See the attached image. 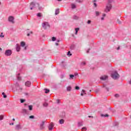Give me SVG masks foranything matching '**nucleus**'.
<instances>
[{"label": "nucleus", "mask_w": 131, "mask_h": 131, "mask_svg": "<svg viewBox=\"0 0 131 131\" xmlns=\"http://www.w3.org/2000/svg\"><path fill=\"white\" fill-rule=\"evenodd\" d=\"M111 76L112 78H113V79H118V78H119L120 77L119 74L116 71L113 73L112 74Z\"/></svg>", "instance_id": "f257e3e1"}, {"label": "nucleus", "mask_w": 131, "mask_h": 131, "mask_svg": "<svg viewBox=\"0 0 131 131\" xmlns=\"http://www.w3.org/2000/svg\"><path fill=\"white\" fill-rule=\"evenodd\" d=\"M112 8V5H111V4L108 3L106 5L105 12H106V13H108V12H110V10H111Z\"/></svg>", "instance_id": "f03ea898"}, {"label": "nucleus", "mask_w": 131, "mask_h": 131, "mask_svg": "<svg viewBox=\"0 0 131 131\" xmlns=\"http://www.w3.org/2000/svg\"><path fill=\"white\" fill-rule=\"evenodd\" d=\"M42 27L44 29H48V28H50V25L48 22H44L42 24Z\"/></svg>", "instance_id": "7ed1b4c3"}, {"label": "nucleus", "mask_w": 131, "mask_h": 131, "mask_svg": "<svg viewBox=\"0 0 131 131\" xmlns=\"http://www.w3.org/2000/svg\"><path fill=\"white\" fill-rule=\"evenodd\" d=\"M5 54L6 56H11L12 55V51L10 50H6Z\"/></svg>", "instance_id": "20e7f679"}, {"label": "nucleus", "mask_w": 131, "mask_h": 131, "mask_svg": "<svg viewBox=\"0 0 131 131\" xmlns=\"http://www.w3.org/2000/svg\"><path fill=\"white\" fill-rule=\"evenodd\" d=\"M8 21L9 22H11V23H12V24H14V23H15V21H14V17L13 16H9L8 17Z\"/></svg>", "instance_id": "39448f33"}, {"label": "nucleus", "mask_w": 131, "mask_h": 131, "mask_svg": "<svg viewBox=\"0 0 131 131\" xmlns=\"http://www.w3.org/2000/svg\"><path fill=\"white\" fill-rule=\"evenodd\" d=\"M49 130H53V128H54V124H53V123H51L49 127H48Z\"/></svg>", "instance_id": "423d86ee"}, {"label": "nucleus", "mask_w": 131, "mask_h": 131, "mask_svg": "<svg viewBox=\"0 0 131 131\" xmlns=\"http://www.w3.org/2000/svg\"><path fill=\"white\" fill-rule=\"evenodd\" d=\"M30 10H32L33 8H34V7H35V3H34V2H32L30 5Z\"/></svg>", "instance_id": "0eeeda50"}, {"label": "nucleus", "mask_w": 131, "mask_h": 131, "mask_svg": "<svg viewBox=\"0 0 131 131\" xmlns=\"http://www.w3.org/2000/svg\"><path fill=\"white\" fill-rule=\"evenodd\" d=\"M25 85H26V86H28V88H29V86H30L31 85V82L29 81H28L26 82Z\"/></svg>", "instance_id": "6e6552de"}, {"label": "nucleus", "mask_w": 131, "mask_h": 131, "mask_svg": "<svg viewBox=\"0 0 131 131\" xmlns=\"http://www.w3.org/2000/svg\"><path fill=\"white\" fill-rule=\"evenodd\" d=\"M107 78H108V76H103L100 77L101 80H106V79H107Z\"/></svg>", "instance_id": "1a4fd4ad"}, {"label": "nucleus", "mask_w": 131, "mask_h": 131, "mask_svg": "<svg viewBox=\"0 0 131 131\" xmlns=\"http://www.w3.org/2000/svg\"><path fill=\"white\" fill-rule=\"evenodd\" d=\"M20 46H21V47H25V42H24V41H21V42H20Z\"/></svg>", "instance_id": "9d476101"}, {"label": "nucleus", "mask_w": 131, "mask_h": 131, "mask_svg": "<svg viewBox=\"0 0 131 131\" xmlns=\"http://www.w3.org/2000/svg\"><path fill=\"white\" fill-rule=\"evenodd\" d=\"M71 89H72L71 86H68L67 88V91L70 92V91H71Z\"/></svg>", "instance_id": "9b49d317"}, {"label": "nucleus", "mask_w": 131, "mask_h": 131, "mask_svg": "<svg viewBox=\"0 0 131 131\" xmlns=\"http://www.w3.org/2000/svg\"><path fill=\"white\" fill-rule=\"evenodd\" d=\"M59 123H60V124H63V123H64V120L63 119H60L59 120Z\"/></svg>", "instance_id": "f8f14e48"}, {"label": "nucleus", "mask_w": 131, "mask_h": 131, "mask_svg": "<svg viewBox=\"0 0 131 131\" xmlns=\"http://www.w3.org/2000/svg\"><path fill=\"white\" fill-rule=\"evenodd\" d=\"M59 13H60V11H59V9H56V11H55V15H58V14H59Z\"/></svg>", "instance_id": "ddd939ff"}, {"label": "nucleus", "mask_w": 131, "mask_h": 131, "mask_svg": "<svg viewBox=\"0 0 131 131\" xmlns=\"http://www.w3.org/2000/svg\"><path fill=\"white\" fill-rule=\"evenodd\" d=\"M75 34H77V32H78V30H79V28H77L75 29Z\"/></svg>", "instance_id": "4468645a"}, {"label": "nucleus", "mask_w": 131, "mask_h": 131, "mask_svg": "<svg viewBox=\"0 0 131 131\" xmlns=\"http://www.w3.org/2000/svg\"><path fill=\"white\" fill-rule=\"evenodd\" d=\"M82 93H81V96H83V95H85V91L84 90H82Z\"/></svg>", "instance_id": "2eb2a0df"}, {"label": "nucleus", "mask_w": 131, "mask_h": 131, "mask_svg": "<svg viewBox=\"0 0 131 131\" xmlns=\"http://www.w3.org/2000/svg\"><path fill=\"white\" fill-rule=\"evenodd\" d=\"M20 46H17V47H16V51H17V52H20Z\"/></svg>", "instance_id": "dca6fc26"}, {"label": "nucleus", "mask_w": 131, "mask_h": 131, "mask_svg": "<svg viewBox=\"0 0 131 131\" xmlns=\"http://www.w3.org/2000/svg\"><path fill=\"white\" fill-rule=\"evenodd\" d=\"M33 107V106L32 105H29V106H28L29 109V110L31 111L32 110Z\"/></svg>", "instance_id": "f3484780"}, {"label": "nucleus", "mask_w": 131, "mask_h": 131, "mask_svg": "<svg viewBox=\"0 0 131 131\" xmlns=\"http://www.w3.org/2000/svg\"><path fill=\"white\" fill-rule=\"evenodd\" d=\"M101 116L102 117H108L109 116V115L106 114V115H101Z\"/></svg>", "instance_id": "a211bd4d"}, {"label": "nucleus", "mask_w": 131, "mask_h": 131, "mask_svg": "<svg viewBox=\"0 0 131 131\" xmlns=\"http://www.w3.org/2000/svg\"><path fill=\"white\" fill-rule=\"evenodd\" d=\"M76 5L75 4H72V9H76Z\"/></svg>", "instance_id": "6ab92c4d"}, {"label": "nucleus", "mask_w": 131, "mask_h": 131, "mask_svg": "<svg viewBox=\"0 0 131 131\" xmlns=\"http://www.w3.org/2000/svg\"><path fill=\"white\" fill-rule=\"evenodd\" d=\"M45 93L46 94H48V93H50V90L49 89H45Z\"/></svg>", "instance_id": "aec40b11"}, {"label": "nucleus", "mask_w": 131, "mask_h": 131, "mask_svg": "<svg viewBox=\"0 0 131 131\" xmlns=\"http://www.w3.org/2000/svg\"><path fill=\"white\" fill-rule=\"evenodd\" d=\"M95 13H96V16H99V15H100V12H99V11H96Z\"/></svg>", "instance_id": "412c9836"}, {"label": "nucleus", "mask_w": 131, "mask_h": 131, "mask_svg": "<svg viewBox=\"0 0 131 131\" xmlns=\"http://www.w3.org/2000/svg\"><path fill=\"white\" fill-rule=\"evenodd\" d=\"M2 95H3V97H4V98H5V99H6V98H7V95H6V94H5V93L3 92L2 93Z\"/></svg>", "instance_id": "4be33fe9"}, {"label": "nucleus", "mask_w": 131, "mask_h": 131, "mask_svg": "<svg viewBox=\"0 0 131 131\" xmlns=\"http://www.w3.org/2000/svg\"><path fill=\"white\" fill-rule=\"evenodd\" d=\"M56 37H52V41H55V40H56Z\"/></svg>", "instance_id": "5701e85b"}, {"label": "nucleus", "mask_w": 131, "mask_h": 131, "mask_svg": "<svg viewBox=\"0 0 131 131\" xmlns=\"http://www.w3.org/2000/svg\"><path fill=\"white\" fill-rule=\"evenodd\" d=\"M74 19H75V20H77L78 19V16L76 15L74 16Z\"/></svg>", "instance_id": "b1692460"}, {"label": "nucleus", "mask_w": 131, "mask_h": 131, "mask_svg": "<svg viewBox=\"0 0 131 131\" xmlns=\"http://www.w3.org/2000/svg\"><path fill=\"white\" fill-rule=\"evenodd\" d=\"M0 37H5V35H4V33H1V34L0 35Z\"/></svg>", "instance_id": "393cba45"}, {"label": "nucleus", "mask_w": 131, "mask_h": 131, "mask_svg": "<svg viewBox=\"0 0 131 131\" xmlns=\"http://www.w3.org/2000/svg\"><path fill=\"white\" fill-rule=\"evenodd\" d=\"M37 16L38 17H41V13H38L37 14Z\"/></svg>", "instance_id": "a878e982"}, {"label": "nucleus", "mask_w": 131, "mask_h": 131, "mask_svg": "<svg viewBox=\"0 0 131 131\" xmlns=\"http://www.w3.org/2000/svg\"><path fill=\"white\" fill-rule=\"evenodd\" d=\"M68 56H72V54L71 53H70V51H69L68 52V54H67Z\"/></svg>", "instance_id": "bb28decb"}, {"label": "nucleus", "mask_w": 131, "mask_h": 131, "mask_svg": "<svg viewBox=\"0 0 131 131\" xmlns=\"http://www.w3.org/2000/svg\"><path fill=\"white\" fill-rule=\"evenodd\" d=\"M70 77L72 79H73V78L74 77V75H70Z\"/></svg>", "instance_id": "cd10ccee"}, {"label": "nucleus", "mask_w": 131, "mask_h": 131, "mask_svg": "<svg viewBox=\"0 0 131 131\" xmlns=\"http://www.w3.org/2000/svg\"><path fill=\"white\" fill-rule=\"evenodd\" d=\"M102 16H103V17H101V20H104V17H106V14H103Z\"/></svg>", "instance_id": "c85d7f7f"}, {"label": "nucleus", "mask_w": 131, "mask_h": 131, "mask_svg": "<svg viewBox=\"0 0 131 131\" xmlns=\"http://www.w3.org/2000/svg\"><path fill=\"white\" fill-rule=\"evenodd\" d=\"M4 119V116L1 115L0 116V120H3Z\"/></svg>", "instance_id": "c756f323"}, {"label": "nucleus", "mask_w": 131, "mask_h": 131, "mask_svg": "<svg viewBox=\"0 0 131 131\" xmlns=\"http://www.w3.org/2000/svg\"><path fill=\"white\" fill-rule=\"evenodd\" d=\"M23 112L24 113H27V110H26V109H24V110H23Z\"/></svg>", "instance_id": "7c9ffc66"}, {"label": "nucleus", "mask_w": 131, "mask_h": 131, "mask_svg": "<svg viewBox=\"0 0 131 131\" xmlns=\"http://www.w3.org/2000/svg\"><path fill=\"white\" fill-rule=\"evenodd\" d=\"M83 0H76L78 3H82Z\"/></svg>", "instance_id": "2f4dec72"}, {"label": "nucleus", "mask_w": 131, "mask_h": 131, "mask_svg": "<svg viewBox=\"0 0 131 131\" xmlns=\"http://www.w3.org/2000/svg\"><path fill=\"white\" fill-rule=\"evenodd\" d=\"M25 102V99H20V103H24Z\"/></svg>", "instance_id": "473e14b6"}, {"label": "nucleus", "mask_w": 131, "mask_h": 131, "mask_svg": "<svg viewBox=\"0 0 131 131\" xmlns=\"http://www.w3.org/2000/svg\"><path fill=\"white\" fill-rule=\"evenodd\" d=\"M29 118H30L31 119H33V118H34V116H30L29 117Z\"/></svg>", "instance_id": "72a5a7b5"}, {"label": "nucleus", "mask_w": 131, "mask_h": 131, "mask_svg": "<svg viewBox=\"0 0 131 131\" xmlns=\"http://www.w3.org/2000/svg\"><path fill=\"white\" fill-rule=\"evenodd\" d=\"M43 105L45 106V107H47V106H48V103H45Z\"/></svg>", "instance_id": "f704fd0d"}, {"label": "nucleus", "mask_w": 131, "mask_h": 131, "mask_svg": "<svg viewBox=\"0 0 131 131\" xmlns=\"http://www.w3.org/2000/svg\"><path fill=\"white\" fill-rule=\"evenodd\" d=\"M43 125H45V123L44 122H43L42 123V124L41 125V128H42V127H43Z\"/></svg>", "instance_id": "c9c22d12"}, {"label": "nucleus", "mask_w": 131, "mask_h": 131, "mask_svg": "<svg viewBox=\"0 0 131 131\" xmlns=\"http://www.w3.org/2000/svg\"><path fill=\"white\" fill-rule=\"evenodd\" d=\"M75 90H79V86H76L75 87Z\"/></svg>", "instance_id": "e433bc0d"}, {"label": "nucleus", "mask_w": 131, "mask_h": 131, "mask_svg": "<svg viewBox=\"0 0 131 131\" xmlns=\"http://www.w3.org/2000/svg\"><path fill=\"white\" fill-rule=\"evenodd\" d=\"M115 97H116V98H118V97H119V95H118V94H116V95H115Z\"/></svg>", "instance_id": "4c0bfd02"}, {"label": "nucleus", "mask_w": 131, "mask_h": 131, "mask_svg": "<svg viewBox=\"0 0 131 131\" xmlns=\"http://www.w3.org/2000/svg\"><path fill=\"white\" fill-rule=\"evenodd\" d=\"M91 22H92L90 20L88 21V24H91Z\"/></svg>", "instance_id": "58836bf2"}, {"label": "nucleus", "mask_w": 131, "mask_h": 131, "mask_svg": "<svg viewBox=\"0 0 131 131\" xmlns=\"http://www.w3.org/2000/svg\"><path fill=\"white\" fill-rule=\"evenodd\" d=\"M94 7H95V8H97V4L96 3H94Z\"/></svg>", "instance_id": "ea45409f"}, {"label": "nucleus", "mask_w": 131, "mask_h": 131, "mask_svg": "<svg viewBox=\"0 0 131 131\" xmlns=\"http://www.w3.org/2000/svg\"><path fill=\"white\" fill-rule=\"evenodd\" d=\"M117 21H118L119 24H121V21H119V20H118V19L117 20Z\"/></svg>", "instance_id": "a19ab883"}, {"label": "nucleus", "mask_w": 131, "mask_h": 131, "mask_svg": "<svg viewBox=\"0 0 131 131\" xmlns=\"http://www.w3.org/2000/svg\"><path fill=\"white\" fill-rule=\"evenodd\" d=\"M57 102L58 103H60V100L57 99Z\"/></svg>", "instance_id": "79ce46f5"}, {"label": "nucleus", "mask_w": 131, "mask_h": 131, "mask_svg": "<svg viewBox=\"0 0 131 131\" xmlns=\"http://www.w3.org/2000/svg\"><path fill=\"white\" fill-rule=\"evenodd\" d=\"M82 129H85V130H86V127H83V128H82Z\"/></svg>", "instance_id": "37998d69"}, {"label": "nucleus", "mask_w": 131, "mask_h": 131, "mask_svg": "<svg viewBox=\"0 0 131 131\" xmlns=\"http://www.w3.org/2000/svg\"><path fill=\"white\" fill-rule=\"evenodd\" d=\"M79 126H81V125H82V124H81V123H79Z\"/></svg>", "instance_id": "c03bdc74"}, {"label": "nucleus", "mask_w": 131, "mask_h": 131, "mask_svg": "<svg viewBox=\"0 0 131 131\" xmlns=\"http://www.w3.org/2000/svg\"><path fill=\"white\" fill-rule=\"evenodd\" d=\"M55 45H56V46H59V43H56Z\"/></svg>", "instance_id": "a18cd8bd"}, {"label": "nucleus", "mask_w": 131, "mask_h": 131, "mask_svg": "<svg viewBox=\"0 0 131 131\" xmlns=\"http://www.w3.org/2000/svg\"><path fill=\"white\" fill-rule=\"evenodd\" d=\"M10 125H14V123H11V124H10Z\"/></svg>", "instance_id": "49530a36"}, {"label": "nucleus", "mask_w": 131, "mask_h": 131, "mask_svg": "<svg viewBox=\"0 0 131 131\" xmlns=\"http://www.w3.org/2000/svg\"><path fill=\"white\" fill-rule=\"evenodd\" d=\"M119 49H120V47H119L117 48V50H119Z\"/></svg>", "instance_id": "de8ad7c7"}, {"label": "nucleus", "mask_w": 131, "mask_h": 131, "mask_svg": "<svg viewBox=\"0 0 131 131\" xmlns=\"http://www.w3.org/2000/svg\"><path fill=\"white\" fill-rule=\"evenodd\" d=\"M94 3H96L97 2V0H94Z\"/></svg>", "instance_id": "09e8293b"}, {"label": "nucleus", "mask_w": 131, "mask_h": 131, "mask_svg": "<svg viewBox=\"0 0 131 131\" xmlns=\"http://www.w3.org/2000/svg\"><path fill=\"white\" fill-rule=\"evenodd\" d=\"M29 35H30V34H29V33L27 34L28 36H29Z\"/></svg>", "instance_id": "8fccbe9b"}, {"label": "nucleus", "mask_w": 131, "mask_h": 131, "mask_svg": "<svg viewBox=\"0 0 131 131\" xmlns=\"http://www.w3.org/2000/svg\"><path fill=\"white\" fill-rule=\"evenodd\" d=\"M90 52V49L88 50V51H87V53H89Z\"/></svg>", "instance_id": "3c124183"}, {"label": "nucleus", "mask_w": 131, "mask_h": 131, "mask_svg": "<svg viewBox=\"0 0 131 131\" xmlns=\"http://www.w3.org/2000/svg\"><path fill=\"white\" fill-rule=\"evenodd\" d=\"M88 117L91 118V116H88ZM92 117H93V116H92Z\"/></svg>", "instance_id": "603ef678"}, {"label": "nucleus", "mask_w": 131, "mask_h": 131, "mask_svg": "<svg viewBox=\"0 0 131 131\" xmlns=\"http://www.w3.org/2000/svg\"><path fill=\"white\" fill-rule=\"evenodd\" d=\"M12 120H13V121H15V119L13 118V119H12Z\"/></svg>", "instance_id": "864d4df0"}, {"label": "nucleus", "mask_w": 131, "mask_h": 131, "mask_svg": "<svg viewBox=\"0 0 131 131\" xmlns=\"http://www.w3.org/2000/svg\"><path fill=\"white\" fill-rule=\"evenodd\" d=\"M58 2H61L62 0H57Z\"/></svg>", "instance_id": "5fc2aeb1"}, {"label": "nucleus", "mask_w": 131, "mask_h": 131, "mask_svg": "<svg viewBox=\"0 0 131 131\" xmlns=\"http://www.w3.org/2000/svg\"><path fill=\"white\" fill-rule=\"evenodd\" d=\"M2 49L0 48V51H2Z\"/></svg>", "instance_id": "6e6d98bb"}, {"label": "nucleus", "mask_w": 131, "mask_h": 131, "mask_svg": "<svg viewBox=\"0 0 131 131\" xmlns=\"http://www.w3.org/2000/svg\"><path fill=\"white\" fill-rule=\"evenodd\" d=\"M24 50H26V47H25Z\"/></svg>", "instance_id": "4d7b16f0"}, {"label": "nucleus", "mask_w": 131, "mask_h": 131, "mask_svg": "<svg viewBox=\"0 0 131 131\" xmlns=\"http://www.w3.org/2000/svg\"><path fill=\"white\" fill-rule=\"evenodd\" d=\"M83 64H84V65H85V62H83Z\"/></svg>", "instance_id": "13d9d810"}, {"label": "nucleus", "mask_w": 131, "mask_h": 131, "mask_svg": "<svg viewBox=\"0 0 131 131\" xmlns=\"http://www.w3.org/2000/svg\"><path fill=\"white\" fill-rule=\"evenodd\" d=\"M30 33H33L32 31L30 32Z\"/></svg>", "instance_id": "bf43d9fd"}, {"label": "nucleus", "mask_w": 131, "mask_h": 131, "mask_svg": "<svg viewBox=\"0 0 131 131\" xmlns=\"http://www.w3.org/2000/svg\"><path fill=\"white\" fill-rule=\"evenodd\" d=\"M59 40H58V41H57V42H59Z\"/></svg>", "instance_id": "052dcab7"}, {"label": "nucleus", "mask_w": 131, "mask_h": 131, "mask_svg": "<svg viewBox=\"0 0 131 131\" xmlns=\"http://www.w3.org/2000/svg\"><path fill=\"white\" fill-rule=\"evenodd\" d=\"M16 46H19V45L17 44Z\"/></svg>", "instance_id": "680f3d73"}, {"label": "nucleus", "mask_w": 131, "mask_h": 131, "mask_svg": "<svg viewBox=\"0 0 131 131\" xmlns=\"http://www.w3.org/2000/svg\"><path fill=\"white\" fill-rule=\"evenodd\" d=\"M90 92H92V91L90 90Z\"/></svg>", "instance_id": "e2e57ef3"}, {"label": "nucleus", "mask_w": 131, "mask_h": 131, "mask_svg": "<svg viewBox=\"0 0 131 131\" xmlns=\"http://www.w3.org/2000/svg\"><path fill=\"white\" fill-rule=\"evenodd\" d=\"M1 2H0V5H1Z\"/></svg>", "instance_id": "0e129e2a"}]
</instances>
